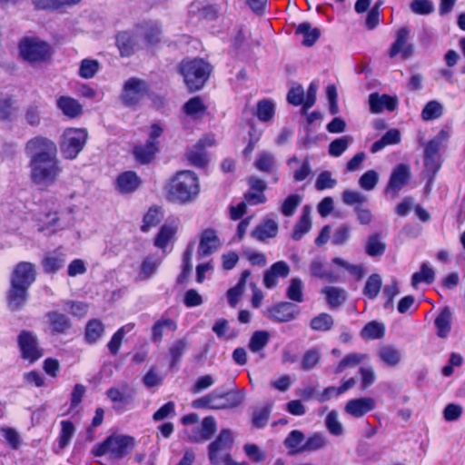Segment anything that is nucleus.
I'll use <instances>...</instances> for the list:
<instances>
[{"instance_id": "40", "label": "nucleus", "mask_w": 465, "mask_h": 465, "mask_svg": "<svg viewBox=\"0 0 465 465\" xmlns=\"http://www.w3.org/2000/svg\"><path fill=\"white\" fill-rule=\"evenodd\" d=\"M158 151L157 143L145 142L143 144H138L134 149L135 158L143 163H149Z\"/></svg>"}, {"instance_id": "23", "label": "nucleus", "mask_w": 465, "mask_h": 465, "mask_svg": "<svg viewBox=\"0 0 465 465\" xmlns=\"http://www.w3.org/2000/svg\"><path fill=\"white\" fill-rule=\"evenodd\" d=\"M375 408V401L372 398H358L351 400L345 406V411L350 415L360 418Z\"/></svg>"}, {"instance_id": "2", "label": "nucleus", "mask_w": 465, "mask_h": 465, "mask_svg": "<svg viewBox=\"0 0 465 465\" xmlns=\"http://www.w3.org/2000/svg\"><path fill=\"white\" fill-rule=\"evenodd\" d=\"M200 193V182L193 171L177 172L166 186L167 199L173 203L186 204L195 201Z\"/></svg>"}, {"instance_id": "12", "label": "nucleus", "mask_w": 465, "mask_h": 465, "mask_svg": "<svg viewBox=\"0 0 465 465\" xmlns=\"http://www.w3.org/2000/svg\"><path fill=\"white\" fill-rule=\"evenodd\" d=\"M411 177L410 167L401 163L391 172L389 183L385 189L386 194L395 198L399 192L408 183Z\"/></svg>"}, {"instance_id": "30", "label": "nucleus", "mask_w": 465, "mask_h": 465, "mask_svg": "<svg viewBox=\"0 0 465 465\" xmlns=\"http://www.w3.org/2000/svg\"><path fill=\"white\" fill-rule=\"evenodd\" d=\"M370 361V357L366 353L352 352L345 355L335 366L333 372L340 374L348 368H353L361 363Z\"/></svg>"}, {"instance_id": "39", "label": "nucleus", "mask_w": 465, "mask_h": 465, "mask_svg": "<svg viewBox=\"0 0 465 465\" xmlns=\"http://www.w3.org/2000/svg\"><path fill=\"white\" fill-rule=\"evenodd\" d=\"M304 439V434L301 430H292L284 440V445L289 450V453L293 455L304 452V443H302Z\"/></svg>"}, {"instance_id": "3", "label": "nucleus", "mask_w": 465, "mask_h": 465, "mask_svg": "<svg viewBox=\"0 0 465 465\" xmlns=\"http://www.w3.org/2000/svg\"><path fill=\"white\" fill-rule=\"evenodd\" d=\"M134 439L126 435H111L103 442L95 444L92 453L95 457L107 455L110 459H121L134 447Z\"/></svg>"}, {"instance_id": "34", "label": "nucleus", "mask_w": 465, "mask_h": 465, "mask_svg": "<svg viewBox=\"0 0 465 465\" xmlns=\"http://www.w3.org/2000/svg\"><path fill=\"white\" fill-rule=\"evenodd\" d=\"M253 165L260 172L270 173L276 171L277 161L272 153L262 151L258 153Z\"/></svg>"}, {"instance_id": "5", "label": "nucleus", "mask_w": 465, "mask_h": 465, "mask_svg": "<svg viewBox=\"0 0 465 465\" xmlns=\"http://www.w3.org/2000/svg\"><path fill=\"white\" fill-rule=\"evenodd\" d=\"M243 399L244 393L242 391H232L227 393L213 391L208 395L194 400L192 406L195 409H232L239 406L243 401Z\"/></svg>"}, {"instance_id": "44", "label": "nucleus", "mask_w": 465, "mask_h": 465, "mask_svg": "<svg viewBox=\"0 0 465 465\" xmlns=\"http://www.w3.org/2000/svg\"><path fill=\"white\" fill-rule=\"evenodd\" d=\"M250 276L249 271H243L239 282L233 287L228 290L227 299L228 302L232 307H235L238 303L241 296L242 295L245 288V282L247 278Z\"/></svg>"}, {"instance_id": "41", "label": "nucleus", "mask_w": 465, "mask_h": 465, "mask_svg": "<svg viewBox=\"0 0 465 465\" xmlns=\"http://www.w3.org/2000/svg\"><path fill=\"white\" fill-rule=\"evenodd\" d=\"M310 271L312 276L319 279L329 282H334L336 280L334 273L326 267L325 262L320 258H316L311 262Z\"/></svg>"}, {"instance_id": "25", "label": "nucleus", "mask_w": 465, "mask_h": 465, "mask_svg": "<svg viewBox=\"0 0 465 465\" xmlns=\"http://www.w3.org/2000/svg\"><path fill=\"white\" fill-rule=\"evenodd\" d=\"M137 34L143 37L148 46H154L161 41V26L155 22H144L137 26Z\"/></svg>"}, {"instance_id": "46", "label": "nucleus", "mask_w": 465, "mask_h": 465, "mask_svg": "<svg viewBox=\"0 0 465 465\" xmlns=\"http://www.w3.org/2000/svg\"><path fill=\"white\" fill-rule=\"evenodd\" d=\"M46 229L54 232L59 230H64L71 225L69 220H65L63 213H48L45 217Z\"/></svg>"}, {"instance_id": "33", "label": "nucleus", "mask_w": 465, "mask_h": 465, "mask_svg": "<svg viewBox=\"0 0 465 465\" xmlns=\"http://www.w3.org/2000/svg\"><path fill=\"white\" fill-rule=\"evenodd\" d=\"M57 107L69 118H75L82 114V105L75 99L61 96L56 101Z\"/></svg>"}, {"instance_id": "7", "label": "nucleus", "mask_w": 465, "mask_h": 465, "mask_svg": "<svg viewBox=\"0 0 465 465\" xmlns=\"http://www.w3.org/2000/svg\"><path fill=\"white\" fill-rule=\"evenodd\" d=\"M21 58L30 64L45 61L50 55V46L37 37H24L19 43Z\"/></svg>"}, {"instance_id": "59", "label": "nucleus", "mask_w": 465, "mask_h": 465, "mask_svg": "<svg viewBox=\"0 0 465 465\" xmlns=\"http://www.w3.org/2000/svg\"><path fill=\"white\" fill-rule=\"evenodd\" d=\"M275 113V104L270 100H262L257 104V117L262 122L271 121Z\"/></svg>"}, {"instance_id": "42", "label": "nucleus", "mask_w": 465, "mask_h": 465, "mask_svg": "<svg viewBox=\"0 0 465 465\" xmlns=\"http://www.w3.org/2000/svg\"><path fill=\"white\" fill-rule=\"evenodd\" d=\"M207 106L204 101L199 96L191 98L183 105L184 113L193 118L202 117L203 115H204Z\"/></svg>"}, {"instance_id": "19", "label": "nucleus", "mask_w": 465, "mask_h": 465, "mask_svg": "<svg viewBox=\"0 0 465 465\" xmlns=\"http://www.w3.org/2000/svg\"><path fill=\"white\" fill-rule=\"evenodd\" d=\"M299 313L298 308L291 302H282L267 310L266 316L270 319L285 322L292 321Z\"/></svg>"}, {"instance_id": "35", "label": "nucleus", "mask_w": 465, "mask_h": 465, "mask_svg": "<svg viewBox=\"0 0 465 465\" xmlns=\"http://www.w3.org/2000/svg\"><path fill=\"white\" fill-rule=\"evenodd\" d=\"M452 314L448 307L443 308L435 319L437 335L440 338L448 337L451 330Z\"/></svg>"}, {"instance_id": "36", "label": "nucleus", "mask_w": 465, "mask_h": 465, "mask_svg": "<svg viewBox=\"0 0 465 465\" xmlns=\"http://www.w3.org/2000/svg\"><path fill=\"white\" fill-rule=\"evenodd\" d=\"M378 357L386 366L395 367L401 360V353L397 348L385 345L379 349Z\"/></svg>"}, {"instance_id": "13", "label": "nucleus", "mask_w": 465, "mask_h": 465, "mask_svg": "<svg viewBox=\"0 0 465 465\" xmlns=\"http://www.w3.org/2000/svg\"><path fill=\"white\" fill-rule=\"evenodd\" d=\"M215 144L213 135L204 136L197 143L188 149L187 159L194 166L203 167L208 163L205 148Z\"/></svg>"}, {"instance_id": "64", "label": "nucleus", "mask_w": 465, "mask_h": 465, "mask_svg": "<svg viewBox=\"0 0 465 465\" xmlns=\"http://www.w3.org/2000/svg\"><path fill=\"white\" fill-rule=\"evenodd\" d=\"M327 444L326 437L322 433L310 436L303 444L304 451H314L322 449Z\"/></svg>"}, {"instance_id": "28", "label": "nucleus", "mask_w": 465, "mask_h": 465, "mask_svg": "<svg viewBox=\"0 0 465 465\" xmlns=\"http://www.w3.org/2000/svg\"><path fill=\"white\" fill-rule=\"evenodd\" d=\"M28 288L11 283V288L7 294L8 306L12 311L21 309L27 300Z\"/></svg>"}, {"instance_id": "29", "label": "nucleus", "mask_w": 465, "mask_h": 465, "mask_svg": "<svg viewBox=\"0 0 465 465\" xmlns=\"http://www.w3.org/2000/svg\"><path fill=\"white\" fill-rule=\"evenodd\" d=\"M311 213L312 208L308 205H305L302 208V214L294 225L293 232L292 233V238L294 241L301 240L312 228V220H311Z\"/></svg>"}, {"instance_id": "48", "label": "nucleus", "mask_w": 465, "mask_h": 465, "mask_svg": "<svg viewBox=\"0 0 465 465\" xmlns=\"http://www.w3.org/2000/svg\"><path fill=\"white\" fill-rule=\"evenodd\" d=\"M134 329V324H126L121 327L111 338L107 347L111 354L116 355L121 347L124 335Z\"/></svg>"}, {"instance_id": "10", "label": "nucleus", "mask_w": 465, "mask_h": 465, "mask_svg": "<svg viewBox=\"0 0 465 465\" xmlns=\"http://www.w3.org/2000/svg\"><path fill=\"white\" fill-rule=\"evenodd\" d=\"M147 84L144 81L131 78L124 85L122 94L123 102L127 105H134L140 102L147 94Z\"/></svg>"}, {"instance_id": "63", "label": "nucleus", "mask_w": 465, "mask_h": 465, "mask_svg": "<svg viewBox=\"0 0 465 465\" xmlns=\"http://www.w3.org/2000/svg\"><path fill=\"white\" fill-rule=\"evenodd\" d=\"M443 107L437 101L429 102L421 112V117L425 121L439 118L442 114Z\"/></svg>"}, {"instance_id": "57", "label": "nucleus", "mask_w": 465, "mask_h": 465, "mask_svg": "<svg viewBox=\"0 0 465 465\" xmlns=\"http://www.w3.org/2000/svg\"><path fill=\"white\" fill-rule=\"evenodd\" d=\"M361 335L365 340L380 339L384 335V326L377 322H371L361 330Z\"/></svg>"}, {"instance_id": "16", "label": "nucleus", "mask_w": 465, "mask_h": 465, "mask_svg": "<svg viewBox=\"0 0 465 465\" xmlns=\"http://www.w3.org/2000/svg\"><path fill=\"white\" fill-rule=\"evenodd\" d=\"M410 30L407 27H402L398 30L396 39L391 45L389 54L391 57H395L401 54L403 59L409 58L413 53V45L409 43Z\"/></svg>"}, {"instance_id": "43", "label": "nucleus", "mask_w": 465, "mask_h": 465, "mask_svg": "<svg viewBox=\"0 0 465 465\" xmlns=\"http://www.w3.org/2000/svg\"><path fill=\"white\" fill-rule=\"evenodd\" d=\"M104 333L103 322L97 319L90 320L85 327V340L88 343H95Z\"/></svg>"}, {"instance_id": "51", "label": "nucleus", "mask_w": 465, "mask_h": 465, "mask_svg": "<svg viewBox=\"0 0 465 465\" xmlns=\"http://www.w3.org/2000/svg\"><path fill=\"white\" fill-rule=\"evenodd\" d=\"M213 331L219 339L225 341L232 340L237 336V331L230 328L225 319L218 320L213 326Z\"/></svg>"}, {"instance_id": "17", "label": "nucleus", "mask_w": 465, "mask_h": 465, "mask_svg": "<svg viewBox=\"0 0 465 465\" xmlns=\"http://www.w3.org/2000/svg\"><path fill=\"white\" fill-rule=\"evenodd\" d=\"M45 331L53 334L64 333L71 328L68 317L57 311L48 312L44 317Z\"/></svg>"}, {"instance_id": "9", "label": "nucleus", "mask_w": 465, "mask_h": 465, "mask_svg": "<svg viewBox=\"0 0 465 465\" xmlns=\"http://www.w3.org/2000/svg\"><path fill=\"white\" fill-rule=\"evenodd\" d=\"M233 443V436L229 429H223L219 435L208 447V456L210 461L214 465L223 462V452L229 450Z\"/></svg>"}, {"instance_id": "37", "label": "nucleus", "mask_w": 465, "mask_h": 465, "mask_svg": "<svg viewBox=\"0 0 465 465\" xmlns=\"http://www.w3.org/2000/svg\"><path fill=\"white\" fill-rule=\"evenodd\" d=\"M325 295L326 301L331 308H336L346 301V292L344 289L335 286H326L322 290Z\"/></svg>"}, {"instance_id": "26", "label": "nucleus", "mask_w": 465, "mask_h": 465, "mask_svg": "<svg viewBox=\"0 0 465 465\" xmlns=\"http://www.w3.org/2000/svg\"><path fill=\"white\" fill-rule=\"evenodd\" d=\"M141 184V179L133 171H127L118 175L115 186L121 193H131Z\"/></svg>"}, {"instance_id": "21", "label": "nucleus", "mask_w": 465, "mask_h": 465, "mask_svg": "<svg viewBox=\"0 0 465 465\" xmlns=\"http://www.w3.org/2000/svg\"><path fill=\"white\" fill-rule=\"evenodd\" d=\"M141 37L137 34V27L133 32H120L116 36V45L122 56H130L133 54L138 45V38Z\"/></svg>"}, {"instance_id": "58", "label": "nucleus", "mask_w": 465, "mask_h": 465, "mask_svg": "<svg viewBox=\"0 0 465 465\" xmlns=\"http://www.w3.org/2000/svg\"><path fill=\"white\" fill-rule=\"evenodd\" d=\"M352 143L351 136L345 135L333 140L329 145V153L333 157L341 156Z\"/></svg>"}, {"instance_id": "49", "label": "nucleus", "mask_w": 465, "mask_h": 465, "mask_svg": "<svg viewBox=\"0 0 465 465\" xmlns=\"http://www.w3.org/2000/svg\"><path fill=\"white\" fill-rule=\"evenodd\" d=\"M100 70V64L95 59H83L79 64L78 74L84 79L93 78Z\"/></svg>"}, {"instance_id": "53", "label": "nucleus", "mask_w": 465, "mask_h": 465, "mask_svg": "<svg viewBox=\"0 0 465 465\" xmlns=\"http://www.w3.org/2000/svg\"><path fill=\"white\" fill-rule=\"evenodd\" d=\"M381 277L377 273H373L366 281L363 294L370 299H375L381 291Z\"/></svg>"}, {"instance_id": "47", "label": "nucleus", "mask_w": 465, "mask_h": 465, "mask_svg": "<svg viewBox=\"0 0 465 465\" xmlns=\"http://www.w3.org/2000/svg\"><path fill=\"white\" fill-rule=\"evenodd\" d=\"M434 270L427 263L424 262L420 266V270L413 273L411 277V285L416 288L420 282L431 283L434 281Z\"/></svg>"}, {"instance_id": "61", "label": "nucleus", "mask_w": 465, "mask_h": 465, "mask_svg": "<svg viewBox=\"0 0 465 465\" xmlns=\"http://www.w3.org/2000/svg\"><path fill=\"white\" fill-rule=\"evenodd\" d=\"M302 197L299 194H290L282 203L281 212L285 216L293 215L296 208L301 204Z\"/></svg>"}, {"instance_id": "22", "label": "nucleus", "mask_w": 465, "mask_h": 465, "mask_svg": "<svg viewBox=\"0 0 465 465\" xmlns=\"http://www.w3.org/2000/svg\"><path fill=\"white\" fill-rule=\"evenodd\" d=\"M369 104L371 113L380 114L383 110L393 111L398 104L397 99L388 94L380 95L377 93L371 94Z\"/></svg>"}, {"instance_id": "62", "label": "nucleus", "mask_w": 465, "mask_h": 465, "mask_svg": "<svg viewBox=\"0 0 465 465\" xmlns=\"http://www.w3.org/2000/svg\"><path fill=\"white\" fill-rule=\"evenodd\" d=\"M325 425L329 432L334 436H340L343 433L342 424L340 422L338 413L335 411H331L327 414Z\"/></svg>"}, {"instance_id": "11", "label": "nucleus", "mask_w": 465, "mask_h": 465, "mask_svg": "<svg viewBox=\"0 0 465 465\" xmlns=\"http://www.w3.org/2000/svg\"><path fill=\"white\" fill-rule=\"evenodd\" d=\"M18 344L22 357L30 362H34L43 356V351L38 347L36 336L30 331H24L19 334Z\"/></svg>"}, {"instance_id": "54", "label": "nucleus", "mask_w": 465, "mask_h": 465, "mask_svg": "<svg viewBox=\"0 0 465 465\" xmlns=\"http://www.w3.org/2000/svg\"><path fill=\"white\" fill-rule=\"evenodd\" d=\"M269 341L270 333L267 331H256L252 333L248 346L252 352H258L267 345Z\"/></svg>"}, {"instance_id": "20", "label": "nucleus", "mask_w": 465, "mask_h": 465, "mask_svg": "<svg viewBox=\"0 0 465 465\" xmlns=\"http://www.w3.org/2000/svg\"><path fill=\"white\" fill-rule=\"evenodd\" d=\"M217 430L216 420L213 417H205L197 430L187 431L190 441L203 442L210 440Z\"/></svg>"}, {"instance_id": "27", "label": "nucleus", "mask_w": 465, "mask_h": 465, "mask_svg": "<svg viewBox=\"0 0 465 465\" xmlns=\"http://www.w3.org/2000/svg\"><path fill=\"white\" fill-rule=\"evenodd\" d=\"M38 10L61 11L78 5L82 0H31Z\"/></svg>"}, {"instance_id": "18", "label": "nucleus", "mask_w": 465, "mask_h": 465, "mask_svg": "<svg viewBox=\"0 0 465 465\" xmlns=\"http://www.w3.org/2000/svg\"><path fill=\"white\" fill-rule=\"evenodd\" d=\"M134 391L128 384L123 383L106 391L107 398L114 403V409L123 410L134 397Z\"/></svg>"}, {"instance_id": "50", "label": "nucleus", "mask_w": 465, "mask_h": 465, "mask_svg": "<svg viewBox=\"0 0 465 465\" xmlns=\"http://www.w3.org/2000/svg\"><path fill=\"white\" fill-rule=\"evenodd\" d=\"M160 262L161 260L158 257H146L142 262L138 278L140 280H146L152 277L155 273Z\"/></svg>"}, {"instance_id": "52", "label": "nucleus", "mask_w": 465, "mask_h": 465, "mask_svg": "<svg viewBox=\"0 0 465 465\" xmlns=\"http://www.w3.org/2000/svg\"><path fill=\"white\" fill-rule=\"evenodd\" d=\"M17 112L12 98L7 94H0V119L11 120Z\"/></svg>"}, {"instance_id": "1", "label": "nucleus", "mask_w": 465, "mask_h": 465, "mask_svg": "<svg viewBox=\"0 0 465 465\" xmlns=\"http://www.w3.org/2000/svg\"><path fill=\"white\" fill-rule=\"evenodd\" d=\"M25 153L29 159L31 182L41 190L53 186L63 172L55 143L45 136H35L25 143Z\"/></svg>"}, {"instance_id": "56", "label": "nucleus", "mask_w": 465, "mask_h": 465, "mask_svg": "<svg viewBox=\"0 0 465 465\" xmlns=\"http://www.w3.org/2000/svg\"><path fill=\"white\" fill-rule=\"evenodd\" d=\"M332 325V317L325 312L313 317L310 323L311 328L317 331H327L331 329Z\"/></svg>"}, {"instance_id": "45", "label": "nucleus", "mask_w": 465, "mask_h": 465, "mask_svg": "<svg viewBox=\"0 0 465 465\" xmlns=\"http://www.w3.org/2000/svg\"><path fill=\"white\" fill-rule=\"evenodd\" d=\"M177 226L174 224H163L154 239V245L160 249H165L168 242L176 233Z\"/></svg>"}, {"instance_id": "24", "label": "nucleus", "mask_w": 465, "mask_h": 465, "mask_svg": "<svg viewBox=\"0 0 465 465\" xmlns=\"http://www.w3.org/2000/svg\"><path fill=\"white\" fill-rule=\"evenodd\" d=\"M290 272V268L285 262H277L264 273L263 282L266 288L272 289L277 285L278 278H285Z\"/></svg>"}, {"instance_id": "15", "label": "nucleus", "mask_w": 465, "mask_h": 465, "mask_svg": "<svg viewBox=\"0 0 465 465\" xmlns=\"http://www.w3.org/2000/svg\"><path fill=\"white\" fill-rule=\"evenodd\" d=\"M222 247V242L214 229L207 228L200 235V242L197 250L199 257L211 255Z\"/></svg>"}, {"instance_id": "60", "label": "nucleus", "mask_w": 465, "mask_h": 465, "mask_svg": "<svg viewBox=\"0 0 465 465\" xmlns=\"http://www.w3.org/2000/svg\"><path fill=\"white\" fill-rule=\"evenodd\" d=\"M385 251V243L377 234L371 235L365 245V252L369 256L381 255Z\"/></svg>"}, {"instance_id": "6", "label": "nucleus", "mask_w": 465, "mask_h": 465, "mask_svg": "<svg viewBox=\"0 0 465 465\" xmlns=\"http://www.w3.org/2000/svg\"><path fill=\"white\" fill-rule=\"evenodd\" d=\"M87 131L84 128H67L61 136L60 151L65 159H75L86 143Z\"/></svg>"}, {"instance_id": "38", "label": "nucleus", "mask_w": 465, "mask_h": 465, "mask_svg": "<svg viewBox=\"0 0 465 465\" xmlns=\"http://www.w3.org/2000/svg\"><path fill=\"white\" fill-rule=\"evenodd\" d=\"M296 34L302 36V45L312 46L320 37L321 31L316 27H312L310 23L304 22L298 25Z\"/></svg>"}, {"instance_id": "8", "label": "nucleus", "mask_w": 465, "mask_h": 465, "mask_svg": "<svg viewBox=\"0 0 465 465\" xmlns=\"http://www.w3.org/2000/svg\"><path fill=\"white\" fill-rule=\"evenodd\" d=\"M440 149V142L439 139H431L426 143L424 148V165L429 176V181L426 185L427 192L430 191L434 175L441 165Z\"/></svg>"}, {"instance_id": "32", "label": "nucleus", "mask_w": 465, "mask_h": 465, "mask_svg": "<svg viewBox=\"0 0 465 465\" xmlns=\"http://www.w3.org/2000/svg\"><path fill=\"white\" fill-rule=\"evenodd\" d=\"M278 232V223L272 219H266L255 227L252 232V237L259 241H264L268 238L276 236Z\"/></svg>"}, {"instance_id": "55", "label": "nucleus", "mask_w": 465, "mask_h": 465, "mask_svg": "<svg viewBox=\"0 0 465 465\" xmlns=\"http://www.w3.org/2000/svg\"><path fill=\"white\" fill-rule=\"evenodd\" d=\"M61 431L58 438V446L60 449L65 448L74 435L75 427L70 420H62L60 422Z\"/></svg>"}, {"instance_id": "14", "label": "nucleus", "mask_w": 465, "mask_h": 465, "mask_svg": "<svg viewBox=\"0 0 465 465\" xmlns=\"http://www.w3.org/2000/svg\"><path fill=\"white\" fill-rule=\"evenodd\" d=\"M36 272L35 265L28 262H19L14 269L11 276V283L28 288L35 281Z\"/></svg>"}, {"instance_id": "4", "label": "nucleus", "mask_w": 465, "mask_h": 465, "mask_svg": "<svg viewBox=\"0 0 465 465\" xmlns=\"http://www.w3.org/2000/svg\"><path fill=\"white\" fill-rule=\"evenodd\" d=\"M212 67L203 59L183 61L180 71L191 91L201 89L209 77Z\"/></svg>"}, {"instance_id": "31", "label": "nucleus", "mask_w": 465, "mask_h": 465, "mask_svg": "<svg viewBox=\"0 0 465 465\" xmlns=\"http://www.w3.org/2000/svg\"><path fill=\"white\" fill-rule=\"evenodd\" d=\"M65 262V254L61 250H55L48 253L42 261L44 271L54 273L61 269Z\"/></svg>"}]
</instances>
